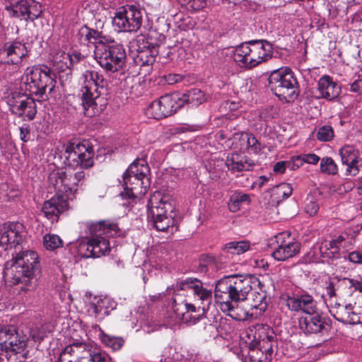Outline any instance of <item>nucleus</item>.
I'll return each mask as SVG.
<instances>
[{"mask_svg": "<svg viewBox=\"0 0 362 362\" xmlns=\"http://www.w3.org/2000/svg\"><path fill=\"white\" fill-rule=\"evenodd\" d=\"M332 315L338 321L343 323L351 324V304L345 306L336 303L330 310Z\"/></svg>", "mask_w": 362, "mask_h": 362, "instance_id": "obj_31", "label": "nucleus"}, {"mask_svg": "<svg viewBox=\"0 0 362 362\" xmlns=\"http://www.w3.org/2000/svg\"><path fill=\"white\" fill-rule=\"evenodd\" d=\"M256 286H262L259 279L253 275H230L224 276L217 281L214 289V297L220 303V309L236 320H244L249 315L248 312L242 317L235 312L233 303L247 300V296Z\"/></svg>", "mask_w": 362, "mask_h": 362, "instance_id": "obj_2", "label": "nucleus"}, {"mask_svg": "<svg viewBox=\"0 0 362 362\" xmlns=\"http://www.w3.org/2000/svg\"><path fill=\"white\" fill-rule=\"evenodd\" d=\"M305 212L310 216H315L319 210V205L315 201H310L305 206Z\"/></svg>", "mask_w": 362, "mask_h": 362, "instance_id": "obj_54", "label": "nucleus"}, {"mask_svg": "<svg viewBox=\"0 0 362 362\" xmlns=\"http://www.w3.org/2000/svg\"><path fill=\"white\" fill-rule=\"evenodd\" d=\"M301 156L303 159V163H307L315 165L320 160V157L315 153L301 154Z\"/></svg>", "mask_w": 362, "mask_h": 362, "instance_id": "obj_56", "label": "nucleus"}, {"mask_svg": "<svg viewBox=\"0 0 362 362\" xmlns=\"http://www.w3.org/2000/svg\"><path fill=\"white\" fill-rule=\"evenodd\" d=\"M290 233L284 231L275 236L277 247L272 252V257L278 261H285L296 255L300 248V244L296 241L288 240Z\"/></svg>", "mask_w": 362, "mask_h": 362, "instance_id": "obj_18", "label": "nucleus"}, {"mask_svg": "<svg viewBox=\"0 0 362 362\" xmlns=\"http://www.w3.org/2000/svg\"><path fill=\"white\" fill-rule=\"evenodd\" d=\"M29 338L31 337L35 341H40L43 339V333L37 327L31 328L29 331Z\"/></svg>", "mask_w": 362, "mask_h": 362, "instance_id": "obj_55", "label": "nucleus"}, {"mask_svg": "<svg viewBox=\"0 0 362 362\" xmlns=\"http://www.w3.org/2000/svg\"><path fill=\"white\" fill-rule=\"evenodd\" d=\"M198 330L204 338H216L218 336L217 325L205 317H199Z\"/></svg>", "mask_w": 362, "mask_h": 362, "instance_id": "obj_30", "label": "nucleus"}, {"mask_svg": "<svg viewBox=\"0 0 362 362\" xmlns=\"http://www.w3.org/2000/svg\"><path fill=\"white\" fill-rule=\"evenodd\" d=\"M180 102L182 103V107L185 104L191 105L192 107H197L204 103L206 100L205 93L198 88H192L189 90L182 95L180 94Z\"/></svg>", "mask_w": 362, "mask_h": 362, "instance_id": "obj_29", "label": "nucleus"}, {"mask_svg": "<svg viewBox=\"0 0 362 362\" xmlns=\"http://www.w3.org/2000/svg\"><path fill=\"white\" fill-rule=\"evenodd\" d=\"M287 161V167L291 170H296L303 165V159L301 155L293 156Z\"/></svg>", "mask_w": 362, "mask_h": 362, "instance_id": "obj_51", "label": "nucleus"}, {"mask_svg": "<svg viewBox=\"0 0 362 362\" xmlns=\"http://www.w3.org/2000/svg\"><path fill=\"white\" fill-rule=\"evenodd\" d=\"M177 289L182 291L192 290L202 302L206 301L209 305L212 299V292L211 290L203 288L201 281L197 279H187L181 281L177 284Z\"/></svg>", "mask_w": 362, "mask_h": 362, "instance_id": "obj_23", "label": "nucleus"}, {"mask_svg": "<svg viewBox=\"0 0 362 362\" xmlns=\"http://www.w3.org/2000/svg\"><path fill=\"white\" fill-rule=\"evenodd\" d=\"M341 284H343L342 279H339L337 277L331 279L325 288L327 294L330 298L335 297L337 296L336 291Z\"/></svg>", "mask_w": 362, "mask_h": 362, "instance_id": "obj_47", "label": "nucleus"}, {"mask_svg": "<svg viewBox=\"0 0 362 362\" xmlns=\"http://www.w3.org/2000/svg\"><path fill=\"white\" fill-rule=\"evenodd\" d=\"M269 87L276 96L286 101L298 95L297 79L289 68H279L272 71L268 78Z\"/></svg>", "mask_w": 362, "mask_h": 362, "instance_id": "obj_8", "label": "nucleus"}, {"mask_svg": "<svg viewBox=\"0 0 362 362\" xmlns=\"http://www.w3.org/2000/svg\"><path fill=\"white\" fill-rule=\"evenodd\" d=\"M250 362H271L277 349L276 337L267 325L256 324L247 330Z\"/></svg>", "mask_w": 362, "mask_h": 362, "instance_id": "obj_4", "label": "nucleus"}, {"mask_svg": "<svg viewBox=\"0 0 362 362\" xmlns=\"http://www.w3.org/2000/svg\"><path fill=\"white\" fill-rule=\"evenodd\" d=\"M299 327L305 334H317L327 332L329 325L320 315H309L299 319Z\"/></svg>", "mask_w": 362, "mask_h": 362, "instance_id": "obj_21", "label": "nucleus"}, {"mask_svg": "<svg viewBox=\"0 0 362 362\" xmlns=\"http://www.w3.org/2000/svg\"><path fill=\"white\" fill-rule=\"evenodd\" d=\"M28 18L30 21H34L35 19L37 18L41 13V6L40 5L35 2V1H28Z\"/></svg>", "mask_w": 362, "mask_h": 362, "instance_id": "obj_49", "label": "nucleus"}, {"mask_svg": "<svg viewBox=\"0 0 362 362\" xmlns=\"http://www.w3.org/2000/svg\"><path fill=\"white\" fill-rule=\"evenodd\" d=\"M286 168H288L287 161L285 160V161L277 162L274 165L273 170L275 173L283 174L285 172Z\"/></svg>", "mask_w": 362, "mask_h": 362, "instance_id": "obj_60", "label": "nucleus"}, {"mask_svg": "<svg viewBox=\"0 0 362 362\" xmlns=\"http://www.w3.org/2000/svg\"><path fill=\"white\" fill-rule=\"evenodd\" d=\"M341 163L343 164L351 163L359 159V151L352 146H345L339 151Z\"/></svg>", "mask_w": 362, "mask_h": 362, "instance_id": "obj_36", "label": "nucleus"}, {"mask_svg": "<svg viewBox=\"0 0 362 362\" xmlns=\"http://www.w3.org/2000/svg\"><path fill=\"white\" fill-rule=\"evenodd\" d=\"M214 259L212 256L202 255L199 259V264L197 267V272L201 273H206L208 272V267L212 264Z\"/></svg>", "mask_w": 362, "mask_h": 362, "instance_id": "obj_50", "label": "nucleus"}, {"mask_svg": "<svg viewBox=\"0 0 362 362\" xmlns=\"http://www.w3.org/2000/svg\"><path fill=\"white\" fill-rule=\"evenodd\" d=\"M351 324H362V305L351 304Z\"/></svg>", "mask_w": 362, "mask_h": 362, "instance_id": "obj_48", "label": "nucleus"}, {"mask_svg": "<svg viewBox=\"0 0 362 362\" xmlns=\"http://www.w3.org/2000/svg\"><path fill=\"white\" fill-rule=\"evenodd\" d=\"M43 245L47 250H54L62 246V240L57 235L47 234L43 238Z\"/></svg>", "mask_w": 362, "mask_h": 362, "instance_id": "obj_43", "label": "nucleus"}, {"mask_svg": "<svg viewBox=\"0 0 362 362\" xmlns=\"http://www.w3.org/2000/svg\"><path fill=\"white\" fill-rule=\"evenodd\" d=\"M226 165L229 170L235 173L252 170L255 163L245 156L233 153L227 157Z\"/></svg>", "mask_w": 362, "mask_h": 362, "instance_id": "obj_24", "label": "nucleus"}, {"mask_svg": "<svg viewBox=\"0 0 362 362\" xmlns=\"http://www.w3.org/2000/svg\"><path fill=\"white\" fill-rule=\"evenodd\" d=\"M172 309L179 321L186 320L185 315L187 313H195L196 308L194 305L188 303L185 300H182L180 296L176 295L172 303Z\"/></svg>", "mask_w": 362, "mask_h": 362, "instance_id": "obj_27", "label": "nucleus"}, {"mask_svg": "<svg viewBox=\"0 0 362 362\" xmlns=\"http://www.w3.org/2000/svg\"><path fill=\"white\" fill-rule=\"evenodd\" d=\"M318 90L320 97L332 100L340 93V88L329 76L322 77L318 81Z\"/></svg>", "mask_w": 362, "mask_h": 362, "instance_id": "obj_26", "label": "nucleus"}, {"mask_svg": "<svg viewBox=\"0 0 362 362\" xmlns=\"http://www.w3.org/2000/svg\"><path fill=\"white\" fill-rule=\"evenodd\" d=\"M342 283L344 285L349 284L350 288H354V291H358L362 293V283L353 279L344 278Z\"/></svg>", "mask_w": 362, "mask_h": 362, "instance_id": "obj_53", "label": "nucleus"}, {"mask_svg": "<svg viewBox=\"0 0 362 362\" xmlns=\"http://www.w3.org/2000/svg\"><path fill=\"white\" fill-rule=\"evenodd\" d=\"M64 148V163L68 167L74 168L81 165V168H88L93 165L94 153L91 147H87L83 144L70 143Z\"/></svg>", "mask_w": 362, "mask_h": 362, "instance_id": "obj_12", "label": "nucleus"}, {"mask_svg": "<svg viewBox=\"0 0 362 362\" xmlns=\"http://www.w3.org/2000/svg\"><path fill=\"white\" fill-rule=\"evenodd\" d=\"M250 249V243L248 241H233L227 243L223 251L231 255H240Z\"/></svg>", "mask_w": 362, "mask_h": 362, "instance_id": "obj_35", "label": "nucleus"}, {"mask_svg": "<svg viewBox=\"0 0 362 362\" xmlns=\"http://www.w3.org/2000/svg\"><path fill=\"white\" fill-rule=\"evenodd\" d=\"M292 192L291 185L284 182L276 186L272 189L273 196H276V199H287L291 195Z\"/></svg>", "mask_w": 362, "mask_h": 362, "instance_id": "obj_42", "label": "nucleus"}, {"mask_svg": "<svg viewBox=\"0 0 362 362\" xmlns=\"http://www.w3.org/2000/svg\"><path fill=\"white\" fill-rule=\"evenodd\" d=\"M358 160L353 161L351 163L345 164L347 166L346 172L348 174L356 175L359 172V167L358 165Z\"/></svg>", "mask_w": 362, "mask_h": 362, "instance_id": "obj_59", "label": "nucleus"}, {"mask_svg": "<svg viewBox=\"0 0 362 362\" xmlns=\"http://www.w3.org/2000/svg\"><path fill=\"white\" fill-rule=\"evenodd\" d=\"M88 227L92 237L86 243L80 245L81 252L83 250H86L83 256L87 258H97L109 254L110 247L107 238L117 235V225L107 221H100L90 223Z\"/></svg>", "mask_w": 362, "mask_h": 362, "instance_id": "obj_6", "label": "nucleus"}, {"mask_svg": "<svg viewBox=\"0 0 362 362\" xmlns=\"http://www.w3.org/2000/svg\"><path fill=\"white\" fill-rule=\"evenodd\" d=\"M194 313H187L185 316L186 320H181L184 323H192L196 324L199 322V317H204L203 315H199L197 317L193 315Z\"/></svg>", "mask_w": 362, "mask_h": 362, "instance_id": "obj_58", "label": "nucleus"}, {"mask_svg": "<svg viewBox=\"0 0 362 362\" xmlns=\"http://www.w3.org/2000/svg\"><path fill=\"white\" fill-rule=\"evenodd\" d=\"M250 50L249 42L242 43L235 49L233 55L234 60L236 62L241 63L243 66L247 68V62L249 61Z\"/></svg>", "mask_w": 362, "mask_h": 362, "instance_id": "obj_34", "label": "nucleus"}, {"mask_svg": "<svg viewBox=\"0 0 362 362\" xmlns=\"http://www.w3.org/2000/svg\"><path fill=\"white\" fill-rule=\"evenodd\" d=\"M72 350H73V348L71 346H66L64 350L62 352L61 355H60V357L59 358V361L60 362L62 361V356L64 355H65L66 354H71V352H72Z\"/></svg>", "mask_w": 362, "mask_h": 362, "instance_id": "obj_64", "label": "nucleus"}, {"mask_svg": "<svg viewBox=\"0 0 362 362\" xmlns=\"http://www.w3.org/2000/svg\"><path fill=\"white\" fill-rule=\"evenodd\" d=\"M130 52L134 64L139 66L153 64L158 54V45L149 42L143 35L130 42Z\"/></svg>", "mask_w": 362, "mask_h": 362, "instance_id": "obj_13", "label": "nucleus"}, {"mask_svg": "<svg viewBox=\"0 0 362 362\" xmlns=\"http://www.w3.org/2000/svg\"><path fill=\"white\" fill-rule=\"evenodd\" d=\"M100 336L103 343L113 350H119L124 344V340L121 337L107 334L103 331Z\"/></svg>", "mask_w": 362, "mask_h": 362, "instance_id": "obj_40", "label": "nucleus"}, {"mask_svg": "<svg viewBox=\"0 0 362 362\" xmlns=\"http://www.w3.org/2000/svg\"><path fill=\"white\" fill-rule=\"evenodd\" d=\"M351 90L358 94H362V79L356 80L351 83Z\"/></svg>", "mask_w": 362, "mask_h": 362, "instance_id": "obj_61", "label": "nucleus"}, {"mask_svg": "<svg viewBox=\"0 0 362 362\" xmlns=\"http://www.w3.org/2000/svg\"><path fill=\"white\" fill-rule=\"evenodd\" d=\"M29 57V50L25 43L13 40L4 44L0 48V63L21 67Z\"/></svg>", "mask_w": 362, "mask_h": 362, "instance_id": "obj_14", "label": "nucleus"}, {"mask_svg": "<svg viewBox=\"0 0 362 362\" xmlns=\"http://www.w3.org/2000/svg\"><path fill=\"white\" fill-rule=\"evenodd\" d=\"M94 55L100 66L110 73L122 69L127 59L125 49L121 44L100 43L95 46Z\"/></svg>", "mask_w": 362, "mask_h": 362, "instance_id": "obj_9", "label": "nucleus"}, {"mask_svg": "<svg viewBox=\"0 0 362 362\" xmlns=\"http://www.w3.org/2000/svg\"><path fill=\"white\" fill-rule=\"evenodd\" d=\"M82 35L85 36V40L90 43L94 44L95 47L100 43H104V37L102 36V33L98 30L90 29L85 26L81 30Z\"/></svg>", "mask_w": 362, "mask_h": 362, "instance_id": "obj_39", "label": "nucleus"}, {"mask_svg": "<svg viewBox=\"0 0 362 362\" xmlns=\"http://www.w3.org/2000/svg\"><path fill=\"white\" fill-rule=\"evenodd\" d=\"M28 1L21 0L16 4L11 6L10 8L7 7V10L10 11V13L13 17H22L25 20H28Z\"/></svg>", "mask_w": 362, "mask_h": 362, "instance_id": "obj_38", "label": "nucleus"}, {"mask_svg": "<svg viewBox=\"0 0 362 362\" xmlns=\"http://www.w3.org/2000/svg\"><path fill=\"white\" fill-rule=\"evenodd\" d=\"M151 185L150 178L123 175L124 189L129 197L144 196Z\"/></svg>", "mask_w": 362, "mask_h": 362, "instance_id": "obj_20", "label": "nucleus"}, {"mask_svg": "<svg viewBox=\"0 0 362 362\" xmlns=\"http://www.w3.org/2000/svg\"><path fill=\"white\" fill-rule=\"evenodd\" d=\"M286 305L291 311L302 312L310 315L317 313V301L305 291L288 296Z\"/></svg>", "mask_w": 362, "mask_h": 362, "instance_id": "obj_17", "label": "nucleus"}, {"mask_svg": "<svg viewBox=\"0 0 362 362\" xmlns=\"http://www.w3.org/2000/svg\"><path fill=\"white\" fill-rule=\"evenodd\" d=\"M30 128L27 124H24L23 126L20 127V138L24 142H26L29 140L30 137Z\"/></svg>", "mask_w": 362, "mask_h": 362, "instance_id": "obj_57", "label": "nucleus"}, {"mask_svg": "<svg viewBox=\"0 0 362 362\" xmlns=\"http://www.w3.org/2000/svg\"><path fill=\"white\" fill-rule=\"evenodd\" d=\"M16 225L4 224L0 227V247L7 250L15 248V254L7 262L5 276L13 285H21V292L27 293L37 285L36 272L39 270L37 254L33 250H24L23 235L16 230Z\"/></svg>", "mask_w": 362, "mask_h": 362, "instance_id": "obj_1", "label": "nucleus"}, {"mask_svg": "<svg viewBox=\"0 0 362 362\" xmlns=\"http://www.w3.org/2000/svg\"><path fill=\"white\" fill-rule=\"evenodd\" d=\"M150 168L144 159L135 160L127 168L123 175L137 177L138 178H149Z\"/></svg>", "mask_w": 362, "mask_h": 362, "instance_id": "obj_28", "label": "nucleus"}, {"mask_svg": "<svg viewBox=\"0 0 362 362\" xmlns=\"http://www.w3.org/2000/svg\"><path fill=\"white\" fill-rule=\"evenodd\" d=\"M317 139L320 141H329L334 137V131L331 126L324 125L319 128L316 134Z\"/></svg>", "mask_w": 362, "mask_h": 362, "instance_id": "obj_46", "label": "nucleus"}, {"mask_svg": "<svg viewBox=\"0 0 362 362\" xmlns=\"http://www.w3.org/2000/svg\"><path fill=\"white\" fill-rule=\"evenodd\" d=\"M112 23L119 31L136 32L141 25L142 15L136 6H129L115 13Z\"/></svg>", "mask_w": 362, "mask_h": 362, "instance_id": "obj_15", "label": "nucleus"}, {"mask_svg": "<svg viewBox=\"0 0 362 362\" xmlns=\"http://www.w3.org/2000/svg\"><path fill=\"white\" fill-rule=\"evenodd\" d=\"M350 262L354 263L362 262V255L358 252H352L348 255Z\"/></svg>", "mask_w": 362, "mask_h": 362, "instance_id": "obj_62", "label": "nucleus"}, {"mask_svg": "<svg viewBox=\"0 0 362 362\" xmlns=\"http://www.w3.org/2000/svg\"><path fill=\"white\" fill-rule=\"evenodd\" d=\"M250 202V199L247 194L238 192L230 197L228 206L230 211L236 212L244 205H248Z\"/></svg>", "mask_w": 362, "mask_h": 362, "instance_id": "obj_33", "label": "nucleus"}, {"mask_svg": "<svg viewBox=\"0 0 362 362\" xmlns=\"http://www.w3.org/2000/svg\"><path fill=\"white\" fill-rule=\"evenodd\" d=\"M166 81H168V83L173 84L181 81L182 76L178 74H169L166 77Z\"/></svg>", "mask_w": 362, "mask_h": 362, "instance_id": "obj_63", "label": "nucleus"}, {"mask_svg": "<svg viewBox=\"0 0 362 362\" xmlns=\"http://www.w3.org/2000/svg\"><path fill=\"white\" fill-rule=\"evenodd\" d=\"M29 337L13 325L0 327V354H21L26 349Z\"/></svg>", "mask_w": 362, "mask_h": 362, "instance_id": "obj_10", "label": "nucleus"}, {"mask_svg": "<svg viewBox=\"0 0 362 362\" xmlns=\"http://www.w3.org/2000/svg\"><path fill=\"white\" fill-rule=\"evenodd\" d=\"M21 88L38 99L47 100L53 96L57 83L55 74L47 66L28 67L23 76Z\"/></svg>", "mask_w": 362, "mask_h": 362, "instance_id": "obj_5", "label": "nucleus"}, {"mask_svg": "<svg viewBox=\"0 0 362 362\" xmlns=\"http://www.w3.org/2000/svg\"><path fill=\"white\" fill-rule=\"evenodd\" d=\"M175 209V202L170 196L156 192L148 200V218L158 230L173 229Z\"/></svg>", "mask_w": 362, "mask_h": 362, "instance_id": "obj_7", "label": "nucleus"}, {"mask_svg": "<svg viewBox=\"0 0 362 362\" xmlns=\"http://www.w3.org/2000/svg\"><path fill=\"white\" fill-rule=\"evenodd\" d=\"M146 115L148 117H151L156 119H160L165 117L158 100L152 102L148 106V107L146 110Z\"/></svg>", "mask_w": 362, "mask_h": 362, "instance_id": "obj_45", "label": "nucleus"}, {"mask_svg": "<svg viewBox=\"0 0 362 362\" xmlns=\"http://www.w3.org/2000/svg\"><path fill=\"white\" fill-rule=\"evenodd\" d=\"M158 102L165 117L175 113L182 107V103L180 102L179 93L168 94L161 96Z\"/></svg>", "mask_w": 362, "mask_h": 362, "instance_id": "obj_25", "label": "nucleus"}, {"mask_svg": "<svg viewBox=\"0 0 362 362\" xmlns=\"http://www.w3.org/2000/svg\"><path fill=\"white\" fill-rule=\"evenodd\" d=\"M320 250L323 257L334 259L339 257L340 246L333 240L325 241L322 243Z\"/></svg>", "mask_w": 362, "mask_h": 362, "instance_id": "obj_37", "label": "nucleus"}, {"mask_svg": "<svg viewBox=\"0 0 362 362\" xmlns=\"http://www.w3.org/2000/svg\"><path fill=\"white\" fill-rule=\"evenodd\" d=\"M7 103L11 112L18 117L32 120L36 115L37 106L35 100L26 94L12 93L8 98Z\"/></svg>", "mask_w": 362, "mask_h": 362, "instance_id": "obj_16", "label": "nucleus"}, {"mask_svg": "<svg viewBox=\"0 0 362 362\" xmlns=\"http://www.w3.org/2000/svg\"><path fill=\"white\" fill-rule=\"evenodd\" d=\"M242 139L247 141V149L253 153H257L261 151L262 145L253 134H242Z\"/></svg>", "mask_w": 362, "mask_h": 362, "instance_id": "obj_44", "label": "nucleus"}, {"mask_svg": "<svg viewBox=\"0 0 362 362\" xmlns=\"http://www.w3.org/2000/svg\"><path fill=\"white\" fill-rule=\"evenodd\" d=\"M249 44L251 50L247 62V68L255 67L272 57V45L268 41L264 40H251L249 41Z\"/></svg>", "mask_w": 362, "mask_h": 362, "instance_id": "obj_19", "label": "nucleus"}, {"mask_svg": "<svg viewBox=\"0 0 362 362\" xmlns=\"http://www.w3.org/2000/svg\"><path fill=\"white\" fill-rule=\"evenodd\" d=\"M84 86L81 90L83 114L89 117L102 113L107 104V89L103 76L94 70L83 74Z\"/></svg>", "mask_w": 362, "mask_h": 362, "instance_id": "obj_3", "label": "nucleus"}, {"mask_svg": "<svg viewBox=\"0 0 362 362\" xmlns=\"http://www.w3.org/2000/svg\"><path fill=\"white\" fill-rule=\"evenodd\" d=\"M85 177L83 170L76 171L73 168L66 167L52 171L49 176V182L59 192H76L77 187L82 185Z\"/></svg>", "mask_w": 362, "mask_h": 362, "instance_id": "obj_11", "label": "nucleus"}, {"mask_svg": "<svg viewBox=\"0 0 362 362\" xmlns=\"http://www.w3.org/2000/svg\"><path fill=\"white\" fill-rule=\"evenodd\" d=\"M320 170L327 175H336L338 168L332 158L324 157L320 160Z\"/></svg>", "mask_w": 362, "mask_h": 362, "instance_id": "obj_41", "label": "nucleus"}, {"mask_svg": "<svg viewBox=\"0 0 362 362\" xmlns=\"http://www.w3.org/2000/svg\"><path fill=\"white\" fill-rule=\"evenodd\" d=\"M259 291H254L252 295L250 306L252 309L259 310V312H264L267 308L266 292L262 290V285L258 286Z\"/></svg>", "mask_w": 362, "mask_h": 362, "instance_id": "obj_32", "label": "nucleus"}, {"mask_svg": "<svg viewBox=\"0 0 362 362\" xmlns=\"http://www.w3.org/2000/svg\"><path fill=\"white\" fill-rule=\"evenodd\" d=\"M67 58L69 60L67 67L71 69L74 64L78 63L83 58V56L80 52L74 51L67 54Z\"/></svg>", "mask_w": 362, "mask_h": 362, "instance_id": "obj_52", "label": "nucleus"}, {"mask_svg": "<svg viewBox=\"0 0 362 362\" xmlns=\"http://www.w3.org/2000/svg\"><path fill=\"white\" fill-rule=\"evenodd\" d=\"M67 207L66 199L64 196L59 195L45 202L42 211L48 219L57 221L59 214L66 210Z\"/></svg>", "mask_w": 362, "mask_h": 362, "instance_id": "obj_22", "label": "nucleus"}]
</instances>
